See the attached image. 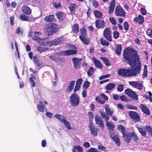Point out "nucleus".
Returning a JSON list of instances; mask_svg holds the SVG:
<instances>
[{
	"instance_id": "obj_49",
	"label": "nucleus",
	"mask_w": 152,
	"mask_h": 152,
	"mask_svg": "<svg viewBox=\"0 0 152 152\" xmlns=\"http://www.w3.org/2000/svg\"><path fill=\"white\" fill-rule=\"evenodd\" d=\"M90 83V82L87 81H85L83 85V87L85 89H87L89 86Z\"/></svg>"
},
{
	"instance_id": "obj_5",
	"label": "nucleus",
	"mask_w": 152,
	"mask_h": 152,
	"mask_svg": "<svg viewBox=\"0 0 152 152\" xmlns=\"http://www.w3.org/2000/svg\"><path fill=\"white\" fill-rule=\"evenodd\" d=\"M69 102L72 106L76 107L80 103L79 96L75 93L72 94L70 96Z\"/></svg>"
},
{
	"instance_id": "obj_18",
	"label": "nucleus",
	"mask_w": 152,
	"mask_h": 152,
	"mask_svg": "<svg viewBox=\"0 0 152 152\" xmlns=\"http://www.w3.org/2000/svg\"><path fill=\"white\" fill-rule=\"evenodd\" d=\"M140 107L142 111L147 115H151L149 109L144 104H141Z\"/></svg>"
},
{
	"instance_id": "obj_42",
	"label": "nucleus",
	"mask_w": 152,
	"mask_h": 152,
	"mask_svg": "<svg viewBox=\"0 0 152 152\" xmlns=\"http://www.w3.org/2000/svg\"><path fill=\"white\" fill-rule=\"evenodd\" d=\"M49 58L52 61H55L56 63H57L58 61H59V58H56L55 56H49Z\"/></svg>"
},
{
	"instance_id": "obj_48",
	"label": "nucleus",
	"mask_w": 152,
	"mask_h": 152,
	"mask_svg": "<svg viewBox=\"0 0 152 152\" xmlns=\"http://www.w3.org/2000/svg\"><path fill=\"white\" fill-rule=\"evenodd\" d=\"M124 85L121 84H119L117 88V90L119 92L122 91L124 89Z\"/></svg>"
},
{
	"instance_id": "obj_47",
	"label": "nucleus",
	"mask_w": 152,
	"mask_h": 152,
	"mask_svg": "<svg viewBox=\"0 0 152 152\" xmlns=\"http://www.w3.org/2000/svg\"><path fill=\"white\" fill-rule=\"evenodd\" d=\"M102 60L103 61L104 64L107 66H109L110 65V63L108 59L106 58H102Z\"/></svg>"
},
{
	"instance_id": "obj_61",
	"label": "nucleus",
	"mask_w": 152,
	"mask_h": 152,
	"mask_svg": "<svg viewBox=\"0 0 152 152\" xmlns=\"http://www.w3.org/2000/svg\"><path fill=\"white\" fill-rule=\"evenodd\" d=\"M110 75L109 74H108L107 75H104V76H102L99 77V79L100 80H102L103 79L109 77L110 76Z\"/></svg>"
},
{
	"instance_id": "obj_39",
	"label": "nucleus",
	"mask_w": 152,
	"mask_h": 152,
	"mask_svg": "<svg viewBox=\"0 0 152 152\" xmlns=\"http://www.w3.org/2000/svg\"><path fill=\"white\" fill-rule=\"evenodd\" d=\"M94 72V69L92 67H90L87 72V75L89 76H91Z\"/></svg>"
},
{
	"instance_id": "obj_20",
	"label": "nucleus",
	"mask_w": 152,
	"mask_h": 152,
	"mask_svg": "<svg viewBox=\"0 0 152 152\" xmlns=\"http://www.w3.org/2000/svg\"><path fill=\"white\" fill-rule=\"evenodd\" d=\"M75 81H72L70 82L66 90V93L69 94L72 91L75 86Z\"/></svg>"
},
{
	"instance_id": "obj_26",
	"label": "nucleus",
	"mask_w": 152,
	"mask_h": 152,
	"mask_svg": "<svg viewBox=\"0 0 152 152\" xmlns=\"http://www.w3.org/2000/svg\"><path fill=\"white\" fill-rule=\"evenodd\" d=\"M23 12L26 15H29L31 13V10L28 7L24 6L22 8Z\"/></svg>"
},
{
	"instance_id": "obj_59",
	"label": "nucleus",
	"mask_w": 152,
	"mask_h": 152,
	"mask_svg": "<svg viewBox=\"0 0 152 152\" xmlns=\"http://www.w3.org/2000/svg\"><path fill=\"white\" fill-rule=\"evenodd\" d=\"M88 116L92 120L94 118V116L92 113L89 111L88 112Z\"/></svg>"
},
{
	"instance_id": "obj_22",
	"label": "nucleus",
	"mask_w": 152,
	"mask_h": 152,
	"mask_svg": "<svg viewBox=\"0 0 152 152\" xmlns=\"http://www.w3.org/2000/svg\"><path fill=\"white\" fill-rule=\"evenodd\" d=\"M134 20L136 22H138L140 25L142 24L144 21V17L141 15L134 18Z\"/></svg>"
},
{
	"instance_id": "obj_34",
	"label": "nucleus",
	"mask_w": 152,
	"mask_h": 152,
	"mask_svg": "<svg viewBox=\"0 0 152 152\" xmlns=\"http://www.w3.org/2000/svg\"><path fill=\"white\" fill-rule=\"evenodd\" d=\"M72 30L75 33H77L79 32V26L77 24H75L72 27Z\"/></svg>"
},
{
	"instance_id": "obj_19",
	"label": "nucleus",
	"mask_w": 152,
	"mask_h": 152,
	"mask_svg": "<svg viewBox=\"0 0 152 152\" xmlns=\"http://www.w3.org/2000/svg\"><path fill=\"white\" fill-rule=\"evenodd\" d=\"M83 80L81 78L78 79L76 82V83L74 88L73 89L74 93H75L78 91L80 87V86L82 84Z\"/></svg>"
},
{
	"instance_id": "obj_9",
	"label": "nucleus",
	"mask_w": 152,
	"mask_h": 152,
	"mask_svg": "<svg viewBox=\"0 0 152 152\" xmlns=\"http://www.w3.org/2000/svg\"><path fill=\"white\" fill-rule=\"evenodd\" d=\"M115 15L117 16L124 18L126 16V13L122 7L120 6H118L115 9Z\"/></svg>"
},
{
	"instance_id": "obj_21",
	"label": "nucleus",
	"mask_w": 152,
	"mask_h": 152,
	"mask_svg": "<svg viewBox=\"0 0 152 152\" xmlns=\"http://www.w3.org/2000/svg\"><path fill=\"white\" fill-rule=\"evenodd\" d=\"M122 137L124 142L127 144L130 143V142L131 137V133H129L128 134H123L122 135Z\"/></svg>"
},
{
	"instance_id": "obj_45",
	"label": "nucleus",
	"mask_w": 152,
	"mask_h": 152,
	"mask_svg": "<svg viewBox=\"0 0 152 152\" xmlns=\"http://www.w3.org/2000/svg\"><path fill=\"white\" fill-rule=\"evenodd\" d=\"M146 33L149 37L152 38V27L150 28L147 31Z\"/></svg>"
},
{
	"instance_id": "obj_52",
	"label": "nucleus",
	"mask_w": 152,
	"mask_h": 152,
	"mask_svg": "<svg viewBox=\"0 0 152 152\" xmlns=\"http://www.w3.org/2000/svg\"><path fill=\"white\" fill-rule=\"evenodd\" d=\"M54 7L57 8H58L61 7V4L60 2H57L56 1L55 2L53 3Z\"/></svg>"
},
{
	"instance_id": "obj_1",
	"label": "nucleus",
	"mask_w": 152,
	"mask_h": 152,
	"mask_svg": "<svg viewBox=\"0 0 152 152\" xmlns=\"http://www.w3.org/2000/svg\"><path fill=\"white\" fill-rule=\"evenodd\" d=\"M123 58L129 62L132 69H119L118 71V75L127 77L136 76L140 73L141 66L137 52L135 50L126 48L124 51Z\"/></svg>"
},
{
	"instance_id": "obj_51",
	"label": "nucleus",
	"mask_w": 152,
	"mask_h": 152,
	"mask_svg": "<svg viewBox=\"0 0 152 152\" xmlns=\"http://www.w3.org/2000/svg\"><path fill=\"white\" fill-rule=\"evenodd\" d=\"M113 35L115 39H117L119 37V33L118 32L115 31L113 32Z\"/></svg>"
},
{
	"instance_id": "obj_31",
	"label": "nucleus",
	"mask_w": 152,
	"mask_h": 152,
	"mask_svg": "<svg viewBox=\"0 0 152 152\" xmlns=\"http://www.w3.org/2000/svg\"><path fill=\"white\" fill-rule=\"evenodd\" d=\"M121 50V44L117 45L115 50V52L117 55L119 56L120 55Z\"/></svg>"
},
{
	"instance_id": "obj_55",
	"label": "nucleus",
	"mask_w": 152,
	"mask_h": 152,
	"mask_svg": "<svg viewBox=\"0 0 152 152\" xmlns=\"http://www.w3.org/2000/svg\"><path fill=\"white\" fill-rule=\"evenodd\" d=\"M124 28L126 31H127L128 30L129 28V26L128 23L127 22H125L124 23Z\"/></svg>"
},
{
	"instance_id": "obj_13",
	"label": "nucleus",
	"mask_w": 152,
	"mask_h": 152,
	"mask_svg": "<svg viewBox=\"0 0 152 152\" xmlns=\"http://www.w3.org/2000/svg\"><path fill=\"white\" fill-rule=\"evenodd\" d=\"M72 60L75 69H78L80 68V62L82 60V58H78L75 57L73 58Z\"/></svg>"
},
{
	"instance_id": "obj_25",
	"label": "nucleus",
	"mask_w": 152,
	"mask_h": 152,
	"mask_svg": "<svg viewBox=\"0 0 152 152\" xmlns=\"http://www.w3.org/2000/svg\"><path fill=\"white\" fill-rule=\"evenodd\" d=\"M112 2L110 3V5L108 7V12L109 14H112L113 11L115 1V0H112Z\"/></svg>"
},
{
	"instance_id": "obj_41",
	"label": "nucleus",
	"mask_w": 152,
	"mask_h": 152,
	"mask_svg": "<svg viewBox=\"0 0 152 152\" xmlns=\"http://www.w3.org/2000/svg\"><path fill=\"white\" fill-rule=\"evenodd\" d=\"M64 122L63 123H64L66 128L69 130L70 129H71V127L70 123L66 120H64Z\"/></svg>"
},
{
	"instance_id": "obj_53",
	"label": "nucleus",
	"mask_w": 152,
	"mask_h": 152,
	"mask_svg": "<svg viewBox=\"0 0 152 152\" xmlns=\"http://www.w3.org/2000/svg\"><path fill=\"white\" fill-rule=\"evenodd\" d=\"M109 20L112 24L115 25L116 24V22L115 19L113 17H110L109 18Z\"/></svg>"
},
{
	"instance_id": "obj_60",
	"label": "nucleus",
	"mask_w": 152,
	"mask_h": 152,
	"mask_svg": "<svg viewBox=\"0 0 152 152\" xmlns=\"http://www.w3.org/2000/svg\"><path fill=\"white\" fill-rule=\"evenodd\" d=\"M100 96L102 98L104 99L105 101L108 100V97L104 94H101Z\"/></svg>"
},
{
	"instance_id": "obj_50",
	"label": "nucleus",
	"mask_w": 152,
	"mask_h": 152,
	"mask_svg": "<svg viewBox=\"0 0 152 152\" xmlns=\"http://www.w3.org/2000/svg\"><path fill=\"white\" fill-rule=\"evenodd\" d=\"M127 108L128 109L132 110H137V107L136 106H134L132 105L129 104L127 106Z\"/></svg>"
},
{
	"instance_id": "obj_6",
	"label": "nucleus",
	"mask_w": 152,
	"mask_h": 152,
	"mask_svg": "<svg viewBox=\"0 0 152 152\" xmlns=\"http://www.w3.org/2000/svg\"><path fill=\"white\" fill-rule=\"evenodd\" d=\"M99 113L102 117L104 119V121H106V125L107 128L110 130V132H114V126L113 124L110 123L108 121L110 118L109 117L106 115L104 112L100 111Z\"/></svg>"
},
{
	"instance_id": "obj_38",
	"label": "nucleus",
	"mask_w": 152,
	"mask_h": 152,
	"mask_svg": "<svg viewBox=\"0 0 152 152\" xmlns=\"http://www.w3.org/2000/svg\"><path fill=\"white\" fill-rule=\"evenodd\" d=\"M94 63L95 66L101 69L102 68V64L99 60H96L94 61Z\"/></svg>"
},
{
	"instance_id": "obj_58",
	"label": "nucleus",
	"mask_w": 152,
	"mask_h": 152,
	"mask_svg": "<svg viewBox=\"0 0 152 152\" xmlns=\"http://www.w3.org/2000/svg\"><path fill=\"white\" fill-rule=\"evenodd\" d=\"M140 10L141 11V12L143 15H144L146 14L147 12L145 8L142 7L141 9Z\"/></svg>"
},
{
	"instance_id": "obj_37",
	"label": "nucleus",
	"mask_w": 152,
	"mask_h": 152,
	"mask_svg": "<svg viewBox=\"0 0 152 152\" xmlns=\"http://www.w3.org/2000/svg\"><path fill=\"white\" fill-rule=\"evenodd\" d=\"M94 14L95 17L97 18H100L102 16V14L101 12L97 10L94 11Z\"/></svg>"
},
{
	"instance_id": "obj_16",
	"label": "nucleus",
	"mask_w": 152,
	"mask_h": 152,
	"mask_svg": "<svg viewBox=\"0 0 152 152\" xmlns=\"http://www.w3.org/2000/svg\"><path fill=\"white\" fill-rule=\"evenodd\" d=\"M109 133L112 140L118 146H119L121 144V142L118 137L117 135H115L114 132H110Z\"/></svg>"
},
{
	"instance_id": "obj_8",
	"label": "nucleus",
	"mask_w": 152,
	"mask_h": 152,
	"mask_svg": "<svg viewBox=\"0 0 152 152\" xmlns=\"http://www.w3.org/2000/svg\"><path fill=\"white\" fill-rule=\"evenodd\" d=\"M125 93L128 96L132 99L136 100L138 99V95L132 90L129 89H127L125 90Z\"/></svg>"
},
{
	"instance_id": "obj_27",
	"label": "nucleus",
	"mask_w": 152,
	"mask_h": 152,
	"mask_svg": "<svg viewBox=\"0 0 152 152\" xmlns=\"http://www.w3.org/2000/svg\"><path fill=\"white\" fill-rule=\"evenodd\" d=\"M54 15H50L46 16L44 18V21L47 22H53L54 21Z\"/></svg>"
},
{
	"instance_id": "obj_24",
	"label": "nucleus",
	"mask_w": 152,
	"mask_h": 152,
	"mask_svg": "<svg viewBox=\"0 0 152 152\" xmlns=\"http://www.w3.org/2000/svg\"><path fill=\"white\" fill-rule=\"evenodd\" d=\"M104 108L105 112L107 115L108 116H111L113 114L114 111L113 110L111 109L109 107L108 105L106 106Z\"/></svg>"
},
{
	"instance_id": "obj_33",
	"label": "nucleus",
	"mask_w": 152,
	"mask_h": 152,
	"mask_svg": "<svg viewBox=\"0 0 152 152\" xmlns=\"http://www.w3.org/2000/svg\"><path fill=\"white\" fill-rule=\"evenodd\" d=\"M55 116L56 118H57L61 122H64V120H66L65 119V117L64 116L58 114H56L55 115Z\"/></svg>"
},
{
	"instance_id": "obj_7",
	"label": "nucleus",
	"mask_w": 152,
	"mask_h": 152,
	"mask_svg": "<svg viewBox=\"0 0 152 152\" xmlns=\"http://www.w3.org/2000/svg\"><path fill=\"white\" fill-rule=\"evenodd\" d=\"M72 47L74 50H66L59 52V55L62 56H67L72 55L76 54L77 52L76 47L74 45H72Z\"/></svg>"
},
{
	"instance_id": "obj_14",
	"label": "nucleus",
	"mask_w": 152,
	"mask_h": 152,
	"mask_svg": "<svg viewBox=\"0 0 152 152\" xmlns=\"http://www.w3.org/2000/svg\"><path fill=\"white\" fill-rule=\"evenodd\" d=\"M103 35L106 40L110 42L112 41L110 30L109 28H105L104 31Z\"/></svg>"
},
{
	"instance_id": "obj_30",
	"label": "nucleus",
	"mask_w": 152,
	"mask_h": 152,
	"mask_svg": "<svg viewBox=\"0 0 152 152\" xmlns=\"http://www.w3.org/2000/svg\"><path fill=\"white\" fill-rule=\"evenodd\" d=\"M76 6V4L75 3L70 4V6L69 7V8L70 10L71 13H75V9Z\"/></svg>"
},
{
	"instance_id": "obj_32",
	"label": "nucleus",
	"mask_w": 152,
	"mask_h": 152,
	"mask_svg": "<svg viewBox=\"0 0 152 152\" xmlns=\"http://www.w3.org/2000/svg\"><path fill=\"white\" fill-rule=\"evenodd\" d=\"M117 129L118 130L122 133V135L126 133L124 126L122 125H119L118 126Z\"/></svg>"
},
{
	"instance_id": "obj_4",
	"label": "nucleus",
	"mask_w": 152,
	"mask_h": 152,
	"mask_svg": "<svg viewBox=\"0 0 152 152\" xmlns=\"http://www.w3.org/2000/svg\"><path fill=\"white\" fill-rule=\"evenodd\" d=\"M142 136L145 137L147 135V131L152 136V128L148 125H146L145 127H140L138 125L136 126Z\"/></svg>"
},
{
	"instance_id": "obj_11",
	"label": "nucleus",
	"mask_w": 152,
	"mask_h": 152,
	"mask_svg": "<svg viewBox=\"0 0 152 152\" xmlns=\"http://www.w3.org/2000/svg\"><path fill=\"white\" fill-rule=\"evenodd\" d=\"M88 127L91 134L94 137H96L97 135L98 129L95 127L92 122L89 124Z\"/></svg>"
},
{
	"instance_id": "obj_43",
	"label": "nucleus",
	"mask_w": 152,
	"mask_h": 152,
	"mask_svg": "<svg viewBox=\"0 0 152 152\" xmlns=\"http://www.w3.org/2000/svg\"><path fill=\"white\" fill-rule=\"evenodd\" d=\"M20 18L23 21H28V17L24 14H22L20 15Z\"/></svg>"
},
{
	"instance_id": "obj_28",
	"label": "nucleus",
	"mask_w": 152,
	"mask_h": 152,
	"mask_svg": "<svg viewBox=\"0 0 152 152\" xmlns=\"http://www.w3.org/2000/svg\"><path fill=\"white\" fill-rule=\"evenodd\" d=\"M77 151V152H83V150L82 148L80 145H75L72 149V152H76Z\"/></svg>"
},
{
	"instance_id": "obj_36",
	"label": "nucleus",
	"mask_w": 152,
	"mask_h": 152,
	"mask_svg": "<svg viewBox=\"0 0 152 152\" xmlns=\"http://www.w3.org/2000/svg\"><path fill=\"white\" fill-rule=\"evenodd\" d=\"M80 31L81 35L79 36V38H80V36L82 37H84L86 36V29L85 28L83 27V28H80Z\"/></svg>"
},
{
	"instance_id": "obj_46",
	"label": "nucleus",
	"mask_w": 152,
	"mask_h": 152,
	"mask_svg": "<svg viewBox=\"0 0 152 152\" xmlns=\"http://www.w3.org/2000/svg\"><path fill=\"white\" fill-rule=\"evenodd\" d=\"M101 44L103 46H108L109 45V43L108 42L103 39H101Z\"/></svg>"
},
{
	"instance_id": "obj_44",
	"label": "nucleus",
	"mask_w": 152,
	"mask_h": 152,
	"mask_svg": "<svg viewBox=\"0 0 152 152\" xmlns=\"http://www.w3.org/2000/svg\"><path fill=\"white\" fill-rule=\"evenodd\" d=\"M23 33V30L20 27H18L16 31V33L18 35H22Z\"/></svg>"
},
{
	"instance_id": "obj_57",
	"label": "nucleus",
	"mask_w": 152,
	"mask_h": 152,
	"mask_svg": "<svg viewBox=\"0 0 152 152\" xmlns=\"http://www.w3.org/2000/svg\"><path fill=\"white\" fill-rule=\"evenodd\" d=\"M98 148L99 150L103 151H106V148L102 145H99L98 146Z\"/></svg>"
},
{
	"instance_id": "obj_62",
	"label": "nucleus",
	"mask_w": 152,
	"mask_h": 152,
	"mask_svg": "<svg viewBox=\"0 0 152 152\" xmlns=\"http://www.w3.org/2000/svg\"><path fill=\"white\" fill-rule=\"evenodd\" d=\"M41 50L40 48L38 49V50L40 52H43V51H44V52L45 51H46L48 50H49V49H48L47 48H45V47H43V48H41Z\"/></svg>"
},
{
	"instance_id": "obj_40",
	"label": "nucleus",
	"mask_w": 152,
	"mask_h": 152,
	"mask_svg": "<svg viewBox=\"0 0 152 152\" xmlns=\"http://www.w3.org/2000/svg\"><path fill=\"white\" fill-rule=\"evenodd\" d=\"M131 138L132 137H133L134 141V142L138 140V137H137V136L134 132H131Z\"/></svg>"
},
{
	"instance_id": "obj_12",
	"label": "nucleus",
	"mask_w": 152,
	"mask_h": 152,
	"mask_svg": "<svg viewBox=\"0 0 152 152\" xmlns=\"http://www.w3.org/2000/svg\"><path fill=\"white\" fill-rule=\"evenodd\" d=\"M129 84L133 87L139 90L142 89L143 86L142 83L138 81H132L129 82Z\"/></svg>"
},
{
	"instance_id": "obj_2",
	"label": "nucleus",
	"mask_w": 152,
	"mask_h": 152,
	"mask_svg": "<svg viewBox=\"0 0 152 152\" xmlns=\"http://www.w3.org/2000/svg\"><path fill=\"white\" fill-rule=\"evenodd\" d=\"M31 39L33 40L37 41L38 42H41L40 45H41L45 46H52L53 45H56L61 44V40L59 39H55L52 41L45 42V39H41L40 38L36 35H35L34 37H32Z\"/></svg>"
},
{
	"instance_id": "obj_54",
	"label": "nucleus",
	"mask_w": 152,
	"mask_h": 152,
	"mask_svg": "<svg viewBox=\"0 0 152 152\" xmlns=\"http://www.w3.org/2000/svg\"><path fill=\"white\" fill-rule=\"evenodd\" d=\"M83 145L84 147L86 148H89L91 146L90 143L88 142H85L83 144Z\"/></svg>"
},
{
	"instance_id": "obj_15",
	"label": "nucleus",
	"mask_w": 152,
	"mask_h": 152,
	"mask_svg": "<svg viewBox=\"0 0 152 152\" xmlns=\"http://www.w3.org/2000/svg\"><path fill=\"white\" fill-rule=\"evenodd\" d=\"M95 121L96 124L98 125V126L99 127L102 129H104L103 121L102 120V118L100 116L96 115L95 116Z\"/></svg>"
},
{
	"instance_id": "obj_56",
	"label": "nucleus",
	"mask_w": 152,
	"mask_h": 152,
	"mask_svg": "<svg viewBox=\"0 0 152 152\" xmlns=\"http://www.w3.org/2000/svg\"><path fill=\"white\" fill-rule=\"evenodd\" d=\"M37 108L39 111L43 112L44 111V110L43 107L40 104H38L37 105Z\"/></svg>"
},
{
	"instance_id": "obj_29",
	"label": "nucleus",
	"mask_w": 152,
	"mask_h": 152,
	"mask_svg": "<svg viewBox=\"0 0 152 152\" xmlns=\"http://www.w3.org/2000/svg\"><path fill=\"white\" fill-rule=\"evenodd\" d=\"M80 39L86 45H87L89 43L90 40V39L87 37H86V36L84 37H82L80 36Z\"/></svg>"
},
{
	"instance_id": "obj_63",
	"label": "nucleus",
	"mask_w": 152,
	"mask_h": 152,
	"mask_svg": "<svg viewBox=\"0 0 152 152\" xmlns=\"http://www.w3.org/2000/svg\"><path fill=\"white\" fill-rule=\"evenodd\" d=\"M10 24L12 26H13L14 24V23L13 22L14 20V16L13 15L12 16H11L10 18Z\"/></svg>"
},
{
	"instance_id": "obj_3",
	"label": "nucleus",
	"mask_w": 152,
	"mask_h": 152,
	"mask_svg": "<svg viewBox=\"0 0 152 152\" xmlns=\"http://www.w3.org/2000/svg\"><path fill=\"white\" fill-rule=\"evenodd\" d=\"M58 28V25L54 23H50L49 24H46L43 27L45 32L49 35L56 33Z\"/></svg>"
},
{
	"instance_id": "obj_10",
	"label": "nucleus",
	"mask_w": 152,
	"mask_h": 152,
	"mask_svg": "<svg viewBox=\"0 0 152 152\" xmlns=\"http://www.w3.org/2000/svg\"><path fill=\"white\" fill-rule=\"evenodd\" d=\"M129 115L130 118L135 122L139 121L140 120V118L139 115L135 112L129 111Z\"/></svg>"
},
{
	"instance_id": "obj_35",
	"label": "nucleus",
	"mask_w": 152,
	"mask_h": 152,
	"mask_svg": "<svg viewBox=\"0 0 152 152\" xmlns=\"http://www.w3.org/2000/svg\"><path fill=\"white\" fill-rule=\"evenodd\" d=\"M115 85L113 83H110L107 85L105 89L107 90H111L115 87Z\"/></svg>"
},
{
	"instance_id": "obj_17",
	"label": "nucleus",
	"mask_w": 152,
	"mask_h": 152,
	"mask_svg": "<svg viewBox=\"0 0 152 152\" xmlns=\"http://www.w3.org/2000/svg\"><path fill=\"white\" fill-rule=\"evenodd\" d=\"M105 22L103 18L98 19L95 21L96 27L98 28H103L104 26Z\"/></svg>"
},
{
	"instance_id": "obj_64",
	"label": "nucleus",
	"mask_w": 152,
	"mask_h": 152,
	"mask_svg": "<svg viewBox=\"0 0 152 152\" xmlns=\"http://www.w3.org/2000/svg\"><path fill=\"white\" fill-rule=\"evenodd\" d=\"M135 43L138 44L139 45H140L141 44L140 42V40L138 38H136L134 40Z\"/></svg>"
},
{
	"instance_id": "obj_23",
	"label": "nucleus",
	"mask_w": 152,
	"mask_h": 152,
	"mask_svg": "<svg viewBox=\"0 0 152 152\" xmlns=\"http://www.w3.org/2000/svg\"><path fill=\"white\" fill-rule=\"evenodd\" d=\"M56 14L57 19L60 20H63L65 17L66 14L63 12H57Z\"/></svg>"
}]
</instances>
